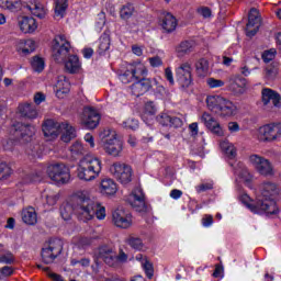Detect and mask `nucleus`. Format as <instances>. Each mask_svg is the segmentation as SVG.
I'll use <instances>...</instances> for the list:
<instances>
[{
  "instance_id": "f257e3e1",
  "label": "nucleus",
  "mask_w": 281,
  "mask_h": 281,
  "mask_svg": "<svg viewBox=\"0 0 281 281\" xmlns=\"http://www.w3.org/2000/svg\"><path fill=\"white\" fill-rule=\"evenodd\" d=\"M74 201L77 203L75 207L70 203L60 206V216L64 221H70L74 211L83 223L93 221L95 216L98 221H104L106 218V209L100 202L91 199V195L87 191L75 193Z\"/></svg>"
},
{
  "instance_id": "f03ea898",
  "label": "nucleus",
  "mask_w": 281,
  "mask_h": 281,
  "mask_svg": "<svg viewBox=\"0 0 281 281\" xmlns=\"http://www.w3.org/2000/svg\"><path fill=\"white\" fill-rule=\"evenodd\" d=\"M260 191L261 195L256 200H251L248 194L240 195L241 203L246 205L252 214H267V216L278 214V205L276 204V200H273V198L280 194L278 186L272 182H265L261 184Z\"/></svg>"
},
{
  "instance_id": "7ed1b4c3",
  "label": "nucleus",
  "mask_w": 281,
  "mask_h": 281,
  "mask_svg": "<svg viewBox=\"0 0 281 281\" xmlns=\"http://www.w3.org/2000/svg\"><path fill=\"white\" fill-rule=\"evenodd\" d=\"M205 102L209 111L220 117H234L238 113V106L235 105L234 101L221 94H209Z\"/></svg>"
},
{
  "instance_id": "20e7f679",
  "label": "nucleus",
  "mask_w": 281,
  "mask_h": 281,
  "mask_svg": "<svg viewBox=\"0 0 281 281\" xmlns=\"http://www.w3.org/2000/svg\"><path fill=\"white\" fill-rule=\"evenodd\" d=\"M102 172V160L94 156H85L79 160L77 177L80 181H95Z\"/></svg>"
},
{
  "instance_id": "39448f33",
  "label": "nucleus",
  "mask_w": 281,
  "mask_h": 281,
  "mask_svg": "<svg viewBox=\"0 0 281 281\" xmlns=\"http://www.w3.org/2000/svg\"><path fill=\"white\" fill-rule=\"evenodd\" d=\"M100 138L102 142L103 150L112 157H120L122 150H124V144L122 139L117 137L115 130L105 128L101 132Z\"/></svg>"
},
{
  "instance_id": "423d86ee",
  "label": "nucleus",
  "mask_w": 281,
  "mask_h": 281,
  "mask_svg": "<svg viewBox=\"0 0 281 281\" xmlns=\"http://www.w3.org/2000/svg\"><path fill=\"white\" fill-rule=\"evenodd\" d=\"M148 76V68L142 61H134L126 66L123 74L120 75V80L123 85H130V82H137L142 78Z\"/></svg>"
},
{
  "instance_id": "0eeeda50",
  "label": "nucleus",
  "mask_w": 281,
  "mask_h": 281,
  "mask_svg": "<svg viewBox=\"0 0 281 281\" xmlns=\"http://www.w3.org/2000/svg\"><path fill=\"white\" fill-rule=\"evenodd\" d=\"M255 137L258 142L263 144H271L273 142H280L281 139V124L269 123L260 126L255 132Z\"/></svg>"
},
{
  "instance_id": "6e6552de",
  "label": "nucleus",
  "mask_w": 281,
  "mask_h": 281,
  "mask_svg": "<svg viewBox=\"0 0 281 281\" xmlns=\"http://www.w3.org/2000/svg\"><path fill=\"white\" fill-rule=\"evenodd\" d=\"M53 58L55 63H65L71 52V43L64 34H58L54 37L52 43Z\"/></svg>"
},
{
  "instance_id": "1a4fd4ad",
  "label": "nucleus",
  "mask_w": 281,
  "mask_h": 281,
  "mask_svg": "<svg viewBox=\"0 0 281 281\" xmlns=\"http://www.w3.org/2000/svg\"><path fill=\"white\" fill-rule=\"evenodd\" d=\"M46 172L49 179L58 186L69 183V180L71 179L69 167L63 162L49 165L46 169Z\"/></svg>"
},
{
  "instance_id": "9d476101",
  "label": "nucleus",
  "mask_w": 281,
  "mask_h": 281,
  "mask_svg": "<svg viewBox=\"0 0 281 281\" xmlns=\"http://www.w3.org/2000/svg\"><path fill=\"white\" fill-rule=\"evenodd\" d=\"M110 175H112V177L123 186L133 181V168L131 165H126L124 162H114L110 167Z\"/></svg>"
},
{
  "instance_id": "9b49d317",
  "label": "nucleus",
  "mask_w": 281,
  "mask_h": 281,
  "mask_svg": "<svg viewBox=\"0 0 281 281\" xmlns=\"http://www.w3.org/2000/svg\"><path fill=\"white\" fill-rule=\"evenodd\" d=\"M61 252L63 241L60 239H50L42 248V260L45 265H52Z\"/></svg>"
},
{
  "instance_id": "f8f14e48",
  "label": "nucleus",
  "mask_w": 281,
  "mask_h": 281,
  "mask_svg": "<svg viewBox=\"0 0 281 281\" xmlns=\"http://www.w3.org/2000/svg\"><path fill=\"white\" fill-rule=\"evenodd\" d=\"M11 134L19 144H27L36 134V126L16 123L12 126Z\"/></svg>"
},
{
  "instance_id": "ddd939ff",
  "label": "nucleus",
  "mask_w": 281,
  "mask_h": 281,
  "mask_svg": "<svg viewBox=\"0 0 281 281\" xmlns=\"http://www.w3.org/2000/svg\"><path fill=\"white\" fill-rule=\"evenodd\" d=\"M249 162L256 168L257 172L259 175H262L263 177H271L273 175V165L269 159L254 154L249 156Z\"/></svg>"
},
{
  "instance_id": "4468645a",
  "label": "nucleus",
  "mask_w": 281,
  "mask_h": 281,
  "mask_svg": "<svg viewBox=\"0 0 281 281\" xmlns=\"http://www.w3.org/2000/svg\"><path fill=\"white\" fill-rule=\"evenodd\" d=\"M112 223L121 229H130L133 227V214L124 209H116L112 213Z\"/></svg>"
},
{
  "instance_id": "2eb2a0df",
  "label": "nucleus",
  "mask_w": 281,
  "mask_h": 281,
  "mask_svg": "<svg viewBox=\"0 0 281 281\" xmlns=\"http://www.w3.org/2000/svg\"><path fill=\"white\" fill-rule=\"evenodd\" d=\"M176 76L179 85L183 89H188L192 85V64L190 61L182 63L178 68H176Z\"/></svg>"
},
{
  "instance_id": "dca6fc26",
  "label": "nucleus",
  "mask_w": 281,
  "mask_h": 281,
  "mask_svg": "<svg viewBox=\"0 0 281 281\" xmlns=\"http://www.w3.org/2000/svg\"><path fill=\"white\" fill-rule=\"evenodd\" d=\"M260 13L256 9H250L248 23L246 24V36H256L260 30Z\"/></svg>"
},
{
  "instance_id": "f3484780",
  "label": "nucleus",
  "mask_w": 281,
  "mask_h": 281,
  "mask_svg": "<svg viewBox=\"0 0 281 281\" xmlns=\"http://www.w3.org/2000/svg\"><path fill=\"white\" fill-rule=\"evenodd\" d=\"M153 82H157V80H150L146 77L134 81V83L131 86L132 94L139 98V95H144V93H148L153 87Z\"/></svg>"
},
{
  "instance_id": "a211bd4d",
  "label": "nucleus",
  "mask_w": 281,
  "mask_h": 281,
  "mask_svg": "<svg viewBox=\"0 0 281 281\" xmlns=\"http://www.w3.org/2000/svg\"><path fill=\"white\" fill-rule=\"evenodd\" d=\"M81 124L86 128H97L100 124V114L92 108H85Z\"/></svg>"
},
{
  "instance_id": "6ab92c4d",
  "label": "nucleus",
  "mask_w": 281,
  "mask_h": 281,
  "mask_svg": "<svg viewBox=\"0 0 281 281\" xmlns=\"http://www.w3.org/2000/svg\"><path fill=\"white\" fill-rule=\"evenodd\" d=\"M42 131L44 133V137L47 139H56L60 134V123L48 119L44 122Z\"/></svg>"
},
{
  "instance_id": "aec40b11",
  "label": "nucleus",
  "mask_w": 281,
  "mask_h": 281,
  "mask_svg": "<svg viewBox=\"0 0 281 281\" xmlns=\"http://www.w3.org/2000/svg\"><path fill=\"white\" fill-rule=\"evenodd\" d=\"M24 4V8L30 10L33 16H37V19H45V16H47V8H45L41 2L36 0H25Z\"/></svg>"
},
{
  "instance_id": "412c9836",
  "label": "nucleus",
  "mask_w": 281,
  "mask_h": 281,
  "mask_svg": "<svg viewBox=\"0 0 281 281\" xmlns=\"http://www.w3.org/2000/svg\"><path fill=\"white\" fill-rule=\"evenodd\" d=\"M229 89L233 93L243 95L247 91V79L240 75H234L229 78Z\"/></svg>"
},
{
  "instance_id": "4be33fe9",
  "label": "nucleus",
  "mask_w": 281,
  "mask_h": 281,
  "mask_svg": "<svg viewBox=\"0 0 281 281\" xmlns=\"http://www.w3.org/2000/svg\"><path fill=\"white\" fill-rule=\"evenodd\" d=\"M18 25L23 34H34L38 30V22L32 16H22L18 21Z\"/></svg>"
},
{
  "instance_id": "5701e85b",
  "label": "nucleus",
  "mask_w": 281,
  "mask_h": 281,
  "mask_svg": "<svg viewBox=\"0 0 281 281\" xmlns=\"http://www.w3.org/2000/svg\"><path fill=\"white\" fill-rule=\"evenodd\" d=\"M261 100L265 106L272 102L273 106L280 109L281 106V95L277 91L272 90L271 88H263L261 90Z\"/></svg>"
},
{
  "instance_id": "b1692460",
  "label": "nucleus",
  "mask_w": 281,
  "mask_h": 281,
  "mask_svg": "<svg viewBox=\"0 0 281 281\" xmlns=\"http://www.w3.org/2000/svg\"><path fill=\"white\" fill-rule=\"evenodd\" d=\"M99 192L103 196H114L117 193V183L111 178L102 179L99 184Z\"/></svg>"
},
{
  "instance_id": "393cba45",
  "label": "nucleus",
  "mask_w": 281,
  "mask_h": 281,
  "mask_svg": "<svg viewBox=\"0 0 281 281\" xmlns=\"http://www.w3.org/2000/svg\"><path fill=\"white\" fill-rule=\"evenodd\" d=\"M160 25L164 32H167V34H171V32H175V30H177L179 22L177 21V18H175V15L167 12L162 13Z\"/></svg>"
},
{
  "instance_id": "a878e982",
  "label": "nucleus",
  "mask_w": 281,
  "mask_h": 281,
  "mask_svg": "<svg viewBox=\"0 0 281 281\" xmlns=\"http://www.w3.org/2000/svg\"><path fill=\"white\" fill-rule=\"evenodd\" d=\"M99 258L109 265V267H115V250L111 246H101L99 248Z\"/></svg>"
},
{
  "instance_id": "bb28decb",
  "label": "nucleus",
  "mask_w": 281,
  "mask_h": 281,
  "mask_svg": "<svg viewBox=\"0 0 281 281\" xmlns=\"http://www.w3.org/2000/svg\"><path fill=\"white\" fill-rule=\"evenodd\" d=\"M130 205L136 210V212H144L146 210V202L144 201V193L137 190L134 191L127 199Z\"/></svg>"
},
{
  "instance_id": "cd10ccee",
  "label": "nucleus",
  "mask_w": 281,
  "mask_h": 281,
  "mask_svg": "<svg viewBox=\"0 0 281 281\" xmlns=\"http://www.w3.org/2000/svg\"><path fill=\"white\" fill-rule=\"evenodd\" d=\"M70 89H71V85L69 83V80L67 79V77L59 76L55 85L56 97L59 99L65 98V95L69 93Z\"/></svg>"
},
{
  "instance_id": "c85d7f7f",
  "label": "nucleus",
  "mask_w": 281,
  "mask_h": 281,
  "mask_svg": "<svg viewBox=\"0 0 281 281\" xmlns=\"http://www.w3.org/2000/svg\"><path fill=\"white\" fill-rule=\"evenodd\" d=\"M18 113L27 120H36L38 117V110L32 103H21L18 106Z\"/></svg>"
},
{
  "instance_id": "c756f323",
  "label": "nucleus",
  "mask_w": 281,
  "mask_h": 281,
  "mask_svg": "<svg viewBox=\"0 0 281 281\" xmlns=\"http://www.w3.org/2000/svg\"><path fill=\"white\" fill-rule=\"evenodd\" d=\"M59 133H61V140L69 144L76 137V127L65 121L60 123Z\"/></svg>"
},
{
  "instance_id": "7c9ffc66",
  "label": "nucleus",
  "mask_w": 281,
  "mask_h": 281,
  "mask_svg": "<svg viewBox=\"0 0 281 281\" xmlns=\"http://www.w3.org/2000/svg\"><path fill=\"white\" fill-rule=\"evenodd\" d=\"M36 49V42L34 40H20L16 43V52L23 56L32 54Z\"/></svg>"
},
{
  "instance_id": "2f4dec72",
  "label": "nucleus",
  "mask_w": 281,
  "mask_h": 281,
  "mask_svg": "<svg viewBox=\"0 0 281 281\" xmlns=\"http://www.w3.org/2000/svg\"><path fill=\"white\" fill-rule=\"evenodd\" d=\"M65 69L68 74H80L82 71V64H80L78 56H68V59L65 61Z\"/></svg>"
},
{
  "instance_id": "473e14b6",
  "label": "nucleus",
  "mask_w": 281,
  "mask_h": 281,
  "mask_svg": "<svg viewBox=\"0 0 281 281\" xmlns=\"http://www.w3.org/2000/svg\"><path fill=\"white\" fill-rule=\"evenodd\" d=\"M157 120L162 126H173L175 128H179V126L183 124L181 119L177 116H170L168 113L159 114Z\"/></svg>"
},
{
  "instance_id": "72a5a7b5",
  "label": "nucleus",
  "mask_w": 281,
  "mask_h": 281,
  "mask_svg": "<svg viewBox=\"0 0 281 281\" xmlns=\"http://www.w3.org/2000/svg\"><path fill=\"white\" fill-rule=\"evenodd\" d=\"M198 78H205L210 74V61L205 58H200L194 64Z\"/></svg>"
},
{
  "instance_id": "f704fd0d",
  "label": "nucleus",
  "mask_w": 281,
  "mask_h": 281,
  "mask_svg": "<svg viewBox=\"0 0 281 281\" xmlns=\"http://www.w3.org/2000/svg\"><path fill=\"white\" fill-rule=\"evenodd\" d=\"M67 8H69V2L67 0H55L54 18L57 19V21L65 19V14H67Z\"/></svg>"
},
{
  "instance_id": "c9c22d12",
  "label": "nucleus",
  "mask_w": 281,
  "mask_h": 281,
  "mask_svg": "<svg viewBox=\"0 0 281 281\" xmlns=\"http://www.w3.org/2000/svg\"><path fill=\"white\" fill-rule=\"evenodd\" d=\"M22 221L26 225H36L38 216L36 215L34 207L29 206L22 211Z\"/></svg>"
},
{
  "instance_id": "e433bc0d",
  "label": "nucleus",
  "mask_w": 281,
  "mask_h": 281,
  "mask_svg": "<svg viewBox=\"0 0 281 281\" xmlns=\"http://www.w3.org/2000/svg\"><path fill=\"white\" fill-rule=\"evenodd\" d=\"M235 175H237V177L243 179V181H245V183H247L248 186L251 183L252 176L249 172V169H247V167H245L243 162L237 164V168L235 169Z\"/></svg>"
},
{
  "instance_id": "4c0bfd02",
  "label": "nucleus",
  "mask_w": 281,
  "mask_h": 281,
  "mask_svg": "<svg viewBox=\"0 0 281 281\" xmlns=\"http://www.w3.org/2000/svg\"><path fill=\"white\" fill-rule=\"evenodd\" d=\"M220 148L229 159L236 158V147L234 146V144L229 143V140L220 142Z\"/></svg>"
},
{
  "instance_id": "58836bf2",
  "label": "nucleus",
  "mask_w": 281,
  "mask_h": 281,
  "mask_svg": "<svg viewBox=\"0 0 281 281\" xmlns=\"http://www.w3.org/2000/svg\"><path fill=\"white\" fill-rule=\"evenodd\" d=\"M0 8L9 12H19L21 10V0H0Z\"/></svg>"
},
{
  "instance_id": "ea45409f",
  "label": "nucleus",
  "mask_w": 281,
  "mask_h": 281,
  "mask_svg": "<svg viewBox=\"0 0 281 281\" xmlns=\"http://www.w3.org/2000/svg\"><path fill=\"white\" fill-rule=\"evenodd\" d=\"M109 49H111V35L109 33H104L99 40L98 52L102 56V54H106Z\"/></svg>"
},
{
  "instance_id": "a19ab883",
  "label": "nucleus",
  "mask_w": 281,
  "mask_h": 281,
  "mask_svg": "<svg viewBox=\"0 0 281 281\" xmlns=\"http://www.w3.org/2000/svg\"><path fill=\"white\" fill-rule=\"evenodd\" d=\"M119 14L122 21H128V19L135 14V7L133 3L123 4L119 11Z\"/></svg>"
},
{
  "instance_id": "79ce46f5",
  "label": "nucleus",
  "mask_w": 281,
  "mask_h": 281,
  "mask_svg": "<svg viewBox=\"0 0 281 281\" xmlns=\"http://www.w3.org/2000/svg\"><path fill=\"white\" fill-rule=\"evenodd\" d=\"M194 50V42L192 41H184L180 43L177 47L176 52L179 56H186V54H190V52Z\"/></svg>"
},
{
  "instance_id": "37998d69",
  "label": "nucleus",
  "mask_w": 281,
  "mask_h": 281,
  "mask_svg": "<svg viewBox=\"0 0 281 281\" xmlns=\"http://www.w3.org/2000/svg\"><path fill=\"white\" fill-rule=\"evenodd\" d=\"M201 122H203L204 126H206L207 130H212L220 122L214 119L210 113L204 112L201 116Z\"/></svg>"
},
{
  "instance_id": "c03bdc74",
  "label": "nucleus",
  "mask_w": 281,
  "mask_h": 281,
  "mask_svg": "<svg viewBox=\"0 0 281 281\" xmlns=\"http://www.w3.org/2000/svg\"><path fill=\"white\" fill-rule=\"evenodd\" d=\"M31 67L33 70L37 71V74H41V71L45 69V60L40 56H34L31 59Z\"/></svg>"
},
{
  "instance_id": "a18cd8bd",
  "label": "nucleus",
  "mask_w": 281,
  "mask_h": 281,
  "mask_svg": "<svg viewBox=\"0 0 281 281\" xmlns=\"http://www.w3.org/2000/svg\"><path fill=\"white\" fill-rule=\"evenodd\" d=\"M127 245L132 247V249H136V251H142L144 249V241L139 237H130L127 239Z\"/></svg>"
},
{
  "instance_id": "49530a36",
  "label": "nucleus",
  "mask_w": 281,
  "mask_h": 281,
  "mask_svg": "<svg viewBox=\"0 0 281 281\" xmlns=\"http://www.w3.org/2000/svg\"><path fill=\"white\" fill-rule=\"evenodd\" d=\"M214 189V181L212 180H203L200 184L195 187V190L198 194H201V192H207V190Z\"/></svg>"
},
{
  "instance_id": "de8ad7c7",
  "label": "nucleus",
  "mask_w": 281,
  "mask_h": 281,
  "mask_svg": "<svg viewBox=\"0 0 281 281\" xmlns=\"http://www.w3.org/2000/svg\"><path fill=\"white\" fill-rule=\"evenodd\" d=\"M12 175V168L8 166L4 161H0V181H3V179H9V177Z\"/></svg>"
},
{
  "instance_id": "09e8293b",
  "label": "nucleus",
  "mask_w": 281,
  "mask_h": 281,
  "mask_svg": "<svg viewBox=\"0 0 281 281\" xmlns=\"http://www.w3.org/2000/svg\"><path fill=\"white\" fill-rule=\"evenodd\" d=\"M0 262L3 265H14V255L10 251L0 252Z\"/></svg>"
},
{
  "instance_id": "8fccbe9b",
  "label": "nucleus",
  "mask_w": 281,
  "mask_h": 281,
  "mask_svg": "<svg viewBox=\"0 0 281 281\" xmlns=\"http://www.w3.org/2000/svg\"><path fill=\"white\" fill-rule=\"evenodd\" d=\"M45 199L47 205H56V203H58V199H60V195L54 191H48L45 194Z\"/></svg>"
},
{
  "instance_id": "3c124183",
  "label": "nucleus",
  "mask_w": 281,
  "mask_h": 281,
  "mask_svg": "<svg viewBox=\"0 0 281 281\" xmlns=\"http://www.w3.org/2000/svg\"><path fill=\"white\" fill-rule=\"evenodd\" d=\"M70 153L72 157H77V155H82L85 153V147L82 146V143L76 142L70 146Z\"/></svg>"
},
{
  "instance_id": "603ef678",
  "label": "nucleus",
  "mask_w": 281,
  "mask_h": 281,
  "mask_svg": "<svg viewBox=\"0 0 281 281\" xmlns=\"http://www.w3.org/2000/svg\"><path fill=\"white\" fill-rule=\"evenodd\" d=\"M206 85H207V87H210V89H218L221 87H225V81H223L221 79L209 78L206 80Z\"/></svg>"
},
{
  "instance_id": "864d4df0",
  "label": "nucleus",
  "mask_w": 281,
  "mask_h": 281,
  "mask_svg": "<svg viewBox=\"0 0 281 281\" xmlns=\"http://www.w3.org/2000/svg\"><path fill=\"white\" fill-rule=\"evenodd\" d=\"M123 128H130L131 131H135V128H138L139 121L135 119H127L122 123Z\"/></svg>"
},
{
  "instance_id": "5fc2aeb1",
  "label": "nucleus",
  "mask_w": 281,
  "mask_h": 281,
  "mask_svg": "<svg viewBox=\"0 0 281 281\" xmlns=\"http://www.w3.org/2000/svg\"><path fill=\"white\" fill-rule=\"evenodd\" d=\"M142 267L147 276V278H153V273H155V270L153 269V263L148 261V259H144Z\"/></svg>"
},
{
  "instance_id": "6e6d98bb",
  "label": "nucleus",
  "mask_w": 281,
  "mask_h": 281,
  "mask_svg": "<svg viewBox=\"0 0 281 281\" xmlns=\"http://www.w3.org/2000/svg\"><path fill=\"white\" fill-rule=\"evenodd\" d=\"M104 25H106V14H104V12H100L98 14V21L95 23V27L97 30H99V32H101Z\"/></svg>"
},
{
  "instance_id": "4d7b16f0",
  "label": "nucleus",
  "mask_w": 281,
  "mask_h": 281,
  "mask_svg": "<svg viewBox=\"0 0 281 281\" xmlns=\"http://www.w3.org/2000/svg\"><path fill=\"white\" fill-rule=\"evenodd\" d=\"M144 111L146 115H155L157 113V106L153 101H148L145 103Z\"/></svg>"
},
{
  "instance_id": "13d9d810",
  "label": "nucleus",
  "mask_w": 281,
  "mask_h": 281,
  "mask_svg": "<svg viewBox=\"0 0 281 281\" xmlns=\"http://www.w3.org/2000/svg\"><path fill=\"white\" fill-rule=\"evenodd\" d=\"M276 54H277V52L274 48L263 52V54H262L263 63H271V60H273V58H276Z\"/></svg>"
},
{
  "instance_id": "bf43d9fd",
  "label": "nucleus",
  "mask_w": 281,
  "mask_h": 281,
  "mask_svg": "<svg viewBox=\"0 0 281 281\" xmlns=\"http://www.w3.org/2000/svg\"><path fill=\"white\" fill-rule=\"evenodd\" d=\"M91 243H93L92 238H90V237H81V238H79L77 245L81 249H87V247H89L91 245Z\"/></svg>"
},
{
  "instance_id": "052dcab7",
  "label": "nucleus",
  "mask_w": 281,
  "mask_h": 281,
  "mask_svg": "<svg viewBox=\"0 0 281 281\" xmlns=\"http://www.w3.org/2000/svg\"><path fill=\"white\" fill-rule=\"evenodd\" d=\"M211 133L213 135H216L217 137H224L225 136V130H223V126L221 123L216 124L212 130Z\"/></svg>"
},
{
  "instance_id": "680f3d73",
  "label": "nucleus",
  "mask_w": 281,
  "mask_h": 281,
  "mask_svg": "<svg viewBox=\"0 0 281 281\" xmlns=\"http://www.w3.org/2000/svg\"><path fill=\"white\" fill-rule=\"evenodd\" d=\"M71 265H72V267H76L78 265H79V267H89L91 265V260L89 258H83L81 260L72 259Z\"/></svg>"
},
{
  "instance_id": "e2e57ef3",
  "label": "nucleus",
  "mask_w": 281,
  "mask_h": 281,
  "mask_svg": "<svg viewBox=\"0 0 281 281\" xmlns=\"http://www.w3.org/2000/svg\"><path fill=\"white\" fill-rule=\"evenodd\" d=\"M277 76H278V68L276 67L266 68V78H268V80H273Z\"/></svg>"
},
{
  "instance_id": "0e129e2a",
  "label": "nucleus",
  "mask_w": 281,
  "mask_h": 281,
  "mask_svg": "<svg viewBox=\"0 0 281 281\" xmlns=\"http://www.w3.org/2000/svg\"><path fill=\"white\" fill-rule=\"evenodd\" d=\"M115 260H114V267H117V262H126V260H128V256H126V254L124 251H120V254L117 255V252H115Z\"/></svg>"
},
{
  "instance_id": "69168bd1",
  "label": "nucleus",
  "mask_w": 281,
  "mask_h": 281,
  "mask_svg": "<svg viewBox=\"0 0 281 281\" xmlns=\"http://www.w3.org/2000/svg\"><path fill=\"white\" fill-rule=\"evenodd\" d=\"M198 13L200 14V16H203L204 19H210V16H212V10H210V8L207 7L199 8Z\"/></svg>"
},
{
  "instance_id": "338daca9",
  "label": "nucleus",
  "mask_w": 281,
  "mask_h": 281,
  "mask_svg": "<svg viewBox=\"0 0 281 281\" xmlns=\"http://www.w3.org/2000/svg\"><path fill=\"white\" fill-rule=\"evenodd\" d=\"M227 128L229 133H238L240 131V125L238 122H228Z\"/></svg>"
},
{
  "instance_id": "774afa93",
  "label": "nucleus",
  "mask_w": 281,
  "mask_h": 281,
  "mask_svg": "<svg viewBox=\"0 0 281 281\" xmlns=\"http://www.w3.org/2000/svg\"><path fill=\"white\" fill-rule=\"evenodd\" d=\"M149 64L151 67H161L164 65V61L160 59L159 56L150 57Z\"/></svg>"
}]
</instances>
